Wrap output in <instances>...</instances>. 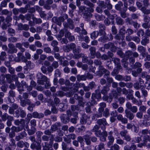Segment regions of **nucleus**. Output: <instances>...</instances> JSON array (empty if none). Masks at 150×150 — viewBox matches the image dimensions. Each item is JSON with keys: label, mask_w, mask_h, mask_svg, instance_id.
Masks as SVG:
<instances>
[{"label": "nucleus", "mask_w": 150, "mask_h": 150, "mask_svg": "<svg viewBox=\"0 0 150 150\" xmlns=\"http://www.w3.org/2000/svg\"><path fill=\"white\" fill-rule=\"evenodd\" d=\"M37 77L38 79L37 80V83L39 84L45 85V87L47 89L50 86L49 79L46 76L43 75L41 73H38Z\"/></svg>", "instance_id": "obj_1"}, {"label": "nucleus", "mask_w": 150, "mask_h": 150, "mask_svg": "<svg viewBox=\"0 0 150 150\" xmlns=\"http://www.w3.org/2000/svg\"><path fill=\"white\" fill-rule=\"evenodd\" d=\"M98 70V71L96 72V74L99 76H102L104 74H105L103 76L104 77H105V76L110 75V72L105 69L102 65L99 66Z\"/></svg>", "instance_id": "obj_2"}, {"label": "nucleus", "mask_w": 150, "mask_h": 150, "mask_svg": "<svg viewBox=\"0 0 150 150\" xmlns=\"http://www.w3.org/2000/svg\"><path fill=\"white\" fill-rule=\"evenodd\" d=\"M76 56V57L75 58H76V59H78L81 57H82V62L83 63H87L90 65L92 64L93 63V61L91 59L88 60V57L85 56L83 53H80L78 55H77Z\"/></svg>", "instance_id": "obj_3"}, {"label": "nucleus", "mask_w": 150, "mask_h": 150, "mask_svg": "<svg viewBox=\"0 0 150 150\" xmlns=\"http://www.w3.org/2000/svg\"><path fill=\"white\" fill-rule=\"evenodd\" d=\"M26 114L25 111L21 107H19L17 110L15 112L14 116L17 118L20 117L22 118L25 117Z\"/></svg>", "instance_id": "obj_4"}, {"label": "nucleus", "mask_w": 150, "mask_h": 150, "mask_svg": "<svg viewBox=\"0 0 150 150\" xmlns=\"http://www.w3.org/2000/svg\"><path fill=\"white\" fill-rule=\"evenodd\" d=\"M63 25L64 28H69L70 29H73L74 28V22L71 18H68L67 20V22H64Z\"/></svg>", "instance_id": "obj_5"}, {"label": "nucleus", "mask_w": 150, "mask_h": 150, "mask_svg": "<svg viewBox=\"0 0 150 150\" xmlns=\"http://www.w3.org/2000/svg\"><path fill=\"white\" fill-rule=\"evenodd\" d=\"M97 123L99 127L103 130L105 129V126L108 124L106 119L104 118L98 120H97Z\"/></svg>", "instance_id": "obj_6"}, {"label": "nucleus", "mask_w": 150, "mask_h": 150, "mask_svg": "<svg viewBox=\"0 0 150 150\" xmlns=\"http://www.w3.org/2000/svg\"><path fill=\"white\" fill-rule=\"evenodd\" d=\"M52 21L58 25L61 26L62 25V22L64 21V18L62 16L59 17H54L52 19Z\"/></svg>", "instance_id": "obj_7"}, {"label": "nucleus", "mask_w": 150, "mask_h": 150, "mask_svg": "<svg viewBox=\"0 0 150 150\" xmlns=\"http://www.w3.org/2000/svg\"><path fill=\"white\" fill-rule=\"evenodd\" d=\"M98 27L99 28L98 32L100 34V35H102L103 34H106L105 31L106 27L104 24L101 23H99L98 25Z\"/></svg>", "instance_id": "obj_8"}, {"label": "nucleus", "mask_w": 150, "mask_h": 150, "mask_svg": "<svg viewBox=\"0 0 150 150\" xmlns=\"http://www.w3.org/2000/svg\"><path fill=\"white\" fill-rule=\"evenodd\" d=\"M8 46L9 48V49L8 51V53L11 54L14 53H16L17 52V49L13 44H9Z\"/></svg>", "instance_id": "obj_9"}, {"label": "nucleus", "mask_w": 150, "mask_h": 150, "mask_svg": "<svg viewBox=\"0 0 150 150\" xmlns=\"http://www.w3.org/2000/svg\"><path fill=\"white\" fill-rule=\"evenodd\" d=\"M17 29L18 30H24L27 31L29 30V27L27 25H23L21 23H19L17 25Z\"/></svg>", "instance_id": "obj_10"}, {"label": "nucleus", "mask_w": 150, "mask_h": 150, "mask_svg": "<svg viewBox=\"0 0 150 150\" xmlns=\"http://www.w3.org/2000/svg\"><path fill=\"white\" fill-rule=\"evenodd\" d=\"M112 61H113L114 63L117 66V68L118 69H120L122 67L120 65V59L118 58L114 57L112 58Z\"/></svg>", "instance_id": "obj_11"}, {"label": "nucleus", "mask_w": 150, "mask_h": 150, "mask_svg": "<svg viewBox=\"0 0 150 150\" xmlns=\"http://www.w3.org/2000/svg\"><path fill=\"white\" fill-rule=\"evenodd\" d=\"M125 117L129 120H132L134 119V115L131 111H128L126 110H125Z\"/></svg>", "instance_id": "obj_12"}, {"label": "nucleus", "mask_w": 150, "mask_h": 150, "mask_svg": "<svg viewBox=\"0 0 150 150\" xmlns=\"http://www.w3.org/2000/svg\"><path fill=\"white\" fill-rule=\"evenodd\" d=\"M65 37L66 38H68L70 41H73L75 39L74 36L72 35L71 33L67 30H65Z\"/></svg>", "instance_id": "obj_13"}, {"label": "nucleus", "mask_w": 150, "mask_h": 150, "mask_svg": "<svg viewBox=\"0 0 150 150\" xmlns=\"http://www.w3.org/2000/svg\"><path fill=\"white\" fill-rule=\"evenodd\" d=\"M116 23L117 25H122L124 23V22L123 20L120 17L118 16L117 15L115 16Z\"/></svg>", "instance_id": "obj_14"}, {"label": "nucleus", "mask_w": 150, "mask_h": 150, "mask_svg": "<svg viewBox=\"0 0 150 150\" xmlns=\"http://www.w3.org/2000/svg\"><path fill=\"white\" fill-rule=\"evenodd\" d=\"M62 121L64 124H66L69 120V117L66 115L63 114L61 116Z\"/></svg>", "instance_id": "obj_15"}, {"label": "nucleus", "mask_w": 150, "mask_h": 150, "mask_svg": "<svg viewBox=\"0 0 150 150\" xmlns=\"http://www.w3.org/2000/svg\"><path fill=\"white\" fill-rule=\"evenodd\" d=\"M91 137L89 135L86 134L83 136V138L86 145H90L91 144Z\"/></svg>", "instance_id": "obj_16"}, {"label": "nucleus", "mask_w": 150, "mask_h": 150, "mask_svg": "<svg viewBox=\"0 0 150 150\" xmlns=\"http://www.w3.org/2000/svg\"><path fill=\"white\" fill-rule=\"evenodd\" d=\"M90 53L91 54L90 58L93 59L95 57V54L96 53V49L94 47H91L89 48Z\"/></svg>", "instance_id": "obj_17"}, {"label": "nucleus", "mask_w": 150, "mask_h": 150, "mask_svg": "<svg viewBox=\"0 0 150 150\" xmlns=\"http://www.w3.org/2000/svg\"><path fill=\"white\" fill-rule=\"evenodd\" d=\"M44 114L42 113H39L35 111L33 112V117L34 118L40 119L44 117Z\"/></svg>", "instance_id": "obj_18"}, {"label": "nucleus", "mask_w": 150, "mask_h": 150, "mask_svg": "<svg viewBox=\"0 0 150 150\" xmlns=\"http://www.w3.org/2000/svg\"><path fill=\"white\" fill-rule=\"evenodd\" d=\"M81 51L80 47V46H78L77 47H75L73 50V52L74 54V56L73 58L74 59H76L75 57H76V55L79 54V53Z\"/></svg>", "instance_id": "obj_19"}, {"label": "nucleus", "mask_w": 150, "mask_h": 150, "mask_svg": "<svg viewBox=\"0 0 150 150\" xmlns=\"http://www.w3.org/2000/svg\"><path fill=\"white\" fill-rule=\"evenodd\" d=\"M149 38L146 36H144L143 37L141 41V43L142 45L146 46L147 44L149 43Z\"/></svg>", "instance_id": "obj_20"}, {"label": "nucleus", "mask_w": 150, "mask_h": 150, "mask_svg": "<svg viewBox=\"0 0 150 150\" xmlns=\"http://www.w3.org/2000/svg\"><path fill=\"white\" fill-rule=\"evenodd\" d=\"M102 35V36L98 39V41L103 43L107 42L108 41V38L106 36V34H103Z\"/></svg>", "instance_id": "obj_21"}, {"label": "nucleus", "mask_w": 150, "mask_h": 150, "mask_svg": "<svg viewBox=\"0 0 150 150\" xmlns=\"http://www.w3.org/2000/svg\"><path fill=\"white\" fill-rule=\"evenodd\" d=\"M16 84L18 88V90L19 93L21 94L23 91H24V90L23 87L22 86L21 83H20L18 81L16 82Z\"/></svg>", "instance_id": "obj_22"}, {"label": "nucleus", "mask_w": 150, "mask_h": 150, "mask_svg": "<svg viewBox=\"0 0 150 150\" xmlns=\"http://www.w3.org/2000/svg\"><path fill=\"white\" fill-rule=\"evenodd\" d=\"M110 90L109 87L108 85H106L103 87L101 91V93L104 95H107L108 92Z\"/></svg>", "instance_id": "obj_23"}, {"label": "nucleus", "mask_w": 150, "mask_h": 150, "mask_svg": "<svg viewBox=\"0 0 150 150\" xmlns=\"http://www.w3.org/2000/svg\"><path fill=\"white\" fill-rule=\"evenodd\" d=\"M27 135V134L25 132H22L16 137V140L17 141H19L20 139H22L24 137H26Z\"/></svg>", "instance_id": "obj_24"}, {"label": "nucleus", "mask_w": 150, "mask_h": 150, "mask_svg": "<svg viewBox=\"0 0 150 150\" xmlns=\"http://www.w3.org/2000/svg\"><path fill=\"white\" fill-rule=\"evenodd\" d=\"M30 147L32 149H35L36 150H41V146L39 143H37V145L35 143H32L30 145Z\"/></svg>", "instance_id": "obj_25"}, {"label": "nucleus", "mask_w": 150, "mask_h": 150, "mask_svg": "<svg viewBox=\"0 0 150 150\" xmlns=\"http://www.w3.org/2000/svg\"><path fill=\"white\" fill-rule=\"evenodd\" d=\"M28 105H29L27 108V109L30 112H33V108L35 106V105L33 103H31L30 100H28Z\"/></svg>", "instance_id": "obj_26"}, {"label": "nucleus", "mask_w": 150, "mask_h": 150, "mask_svg": "<svg viewBox=\"0 0 150 150\" xmlns=\"http://www.w3.org/2000/svg\"><path fill=\"white\" fill-rule=\"evenodd\" d=\"M60 126V123L56 122L54 124L51 126V129L52 132L55 131L58 129V127Z\"/></svg>", "instance_id": "obj_27"}, {"label": "nucleus", "mask_w": 150, "mask_h": 150, "mask_svg": "<svg viewBox=\"0 0 150 150\" xmlns=\"http://www.w3.org/2000/svg\"><path fill=\"white\" fill-rule=\"evenodd\" d=\"M14 123L16 125H18L20 124L22 125L21 126H24L25 123V121L24 119H21L19 120H15Z\"/></svg>", "instance_id": "obj_28"}, {"label": "nucleus", "mask_w": 150, "mask_h": 150, "mask_svg": "<svg viewBox=\"0 0 150 150\" xmlns=\"http://www.w3.org/2000/svg\"><path fill=\"white\" fill-rule=\"evenodd\" d=\"M108 135L107 133L105 131H104L103 132V134L101 135V136L100 137V140L103 142H105L106 140V137H107Z\"/></svg>", "instance_id": "obj_29"}, {"label": "nucleus", "mask_w": 150, "mask_h": 150, "mask_svg": "<svg viewBox=\"0 0 150 150\" xmlns=\"http://www.w3.org/2000/svg\"><path fill=\"white\" fill-rule=\"evenodd\" d=\"M24 126H19L17 127L13 126L12 128L11 129L13 130L14 132H18L22 131L23 129Z\"/></svg>", "instance_id": "obj_30"}, {"label": "nucleus", "mask_w": 150, "mask_h": 150, "mask_svg": "<svg viewBox=\"0 0 150 150\" xmlns=\"http://www.w3.org/2000/svg\"><path fill=\"white\" fill-rule=\"evenodd\" d=\"M1 76L3 77V78H4V79H5V77L6 78L7 81L8 83H11V75L8 74H5V75L4 74H2Z\"/></svg>", "instance_id": "obj_31"}, {"label": "nucleus", "mask_w": 150, "mask_h": 150, "mask_svg": "<svg viewBox=\"0 0 150 150\" xmlns=\"http://www.w3.org/2000/svg\"><path fill=\"white\" fill-rule=\"evenodd\" d=\"M91 98H95L97 99H99L101 98V94L99 91H96L95 93H93L92 94Z\"/></svg>", "instance_id": "obj_32"}, {"label": "nucleus", "mask_w": 150, "mask_h": 150, "mask_svg": "<svg viewBox=\"0 0 150 150\" xmlns=\"http://www.w3.org/2000/svg\"><path fill=\"white\" fill-rule=\"evenodd\" d=\"M100 34L98 31H94L91 34V38L92 39H95Z\"/></svg>", "instance_id": "obj_33"}, {"label": "nucleus", "mask_w": 150, "mask_h": 150, "mask_svg": "<svg viewBox=\"0 0 150 150\" xmlns=\"http://www.w3.org/2000/svg\"><path fill=\"white\" fill-rule=\"evenodd\" d=\"M109 141L107 143V145L109 147L112 145L114 142V138L112 136H108V137Z\"/></svg>", "instance_id": "obj_34"}, {"label": "nucleus", "mask_w": 150, "mask_h": 150, "mask_svg": "<svg viewBox=\"0 0 150 150\" xmlns=\"http://www.w3.org/2000/svg\"><path fill=\"white\" fill-rule=\"evenodd\" d=\"M123 6L122 2L121 1H119L118 3L115 6V8L118 11H121V7Z\"/></svg>", "instance_id": "obj_35"}, {"label": "nucleus", "mask_w": 150, "mask_h": 150, "mask_svg": "<svg viewBox=\"0 0 150 150\" xmlns=\"http://www.w3.org/2000/svg\"><path fill=\"white\" fill-rule=\"evenodd\" d=\"M141 76L143 78H145L147 80L150 79V75H148L147 72L146 71L142 73Z\"/></svg>", "instance_id": "obj_36"}, {"label": "nucleus", "mask_w": 150, "mask_h": 150, "mask_svg": "<svg viewBox=\"0 0 150 150\" xmlns=\"http://www.w3.org/2000/svg\"><path fill=\"white\" fill-rule=\"evenodd\" d=\"M12 116L9 115L6 113H4L1 116L2 120L5 121L7 119H8Z\"/></svg>", "instance_id": "obj_37"}, {"label": "nucleus", "mask_w": 150, "mask_h": 150, "mask_svg": "<svg viewBox=\"0 0 150 150\" xmlns=\"http://www.w3.org/2000/svg\"><path fill=\"white\" fill-rule=\"evenodd\" d=\"M77 80L78 81H86V77L84 75H78L76 76Z\"/></svg>", "instance_id": "obj_38"}, {"label": "nucleus", "mask_w": 150, "mask_h": 150, "mask_svg": "<svg viewBox=\"0 0 150 150\" xmlns=\"http://www.w3.org/2000/svg\"><path fill=\"white\" fill-rule=\"evenodd\" d=\"M105 4L107 9L110 10L112 8V5L110 3V0H105Z\"/></svg>", "instance_id": "obj_39"}, {"label": "nucleus", "mask_w": 150, "mask_h": 150, "mask_svg": "<svg viewBox=\"0 0 150 150\" xmlns=\"http://www.w3.org/2000/svg\"><path fill=\"white\" fill-rule=\"evenodd\" d=\"M95 16L96 19L98 21H102L105 18V16L103 15H100L98 14H95Z\"/></svg>", "instance_id": "obj_40"}, {"label": "nucleus", "mask_w": 150, "mask_h": 150, "mask_svg": "<svg viewBox=\"0 0 150 150\" xmlns=\"http://www.w3.org/2000/svg\"><path fill=\"white\" fill-rule=\"evenodd\" d=\"M128 46L132 49L133 51L136 50V46L135 44L133 42H130L128 43Z\"/></svg>", "instance_id": "obj_41"}, {"label": "nucleus", "mask_w": 150, "mask_h": 150, "mask_svg": "<svg viewBox=\"0 0 150 150\" xmlns=\"http://www.w3.org/2000/svg\"><path fill=\"white\" fill-rule=\"evenodd\" d=\"M140 10L144 14L148 15L150 14V9H147L144 6L140 9Z\"/></svg>", "instance_id": "obj_42"}, {"label": "nucleus", "mask_w": 150, "mask_h": 150, "mask_svg": "<svg viewBox=\"0 0 150 150\" xmlns=\"http://www.w3.org/2000/svg\"><path fill=\"white\" fill-rule=\"evenodd\" d=\"M133 86L134 88L136 90L139 89L142 87H143V85H141L139 82H136L133 84Z\"/></svg>", "instance_id": "obj_43"}, {"label": "nucleus", "mask_w": 150, "mask_h": 150, "mask_svg": "<svg viewBox=\"0 0 150 150\" xmlns=\"http://www.w3.org/2000/svg\"><path fill=\"white\" fill-rule=\"evenodd\" d=\"M132 54V52L131 50H129L126 51L125 56V58H126V60H127L128 58L131 56Z\"/></svg>", "instance_id": "obj_44"}, {"label": "nucleus", "mask_w": 150, "mask_h": 150, "mask_svg": "<svg viewBox=\"0 0 150 150\" xmlns=\"http://www.w3.org/2000/svg\"><path fill=\"white\" fill-rule=\"evenodd\" d=\"M137 50L138 52L141 53H143L145 52L146 48L142 45L138 46L137 47Z\"/></svg>", "instance_id": "obj_45"}, {"label": "nucleus", "mask_w": 150, "mask_h": 150, "mask_svg": "<svg viewBox=\"0 0 150 150\" xmlns=\"http://www.w3.org/2000/svg\"><path fill=\"white\" fill-rule=\"evenodd\" d=\"M83 4L87 5L89 7H94V5L91 2L89 1L88 0L84 1Z\"/></svg>", "instance_id": "obj_46"}, {"label": "nucleus", "mask_w": 150, "mask_h": 150, "mask_svg": "<svg viewBox=\"0 0 150 150\" xmlns=\"http://www.w3.org/2000/svg\"><path fill=\"white\" fill-rule=\"evenodd\" d=\"M30 100L29 99L25 100H21L20 105L23 107H25L26 106V104H28V100Z\"/></svg>", "instance_id": "obj_47"}, {"label": "nucleus", "mask_w": 150, "mask_h": 150, "mask_svg": "<svg viewBox=\"0 0 150 150\" xmlns=\"http://www.w3.org/2000/svg\"><path fill=\"white\" fill-rule=\"evenodd\" d=\"M18 57L14 58V60L17 62H19L21 60V57L22 56V53L21 52L18 53L17 54Z\"/></svg>", "instance_id": "obj_48"}, {"label": "nucleus", "mask_w": 150, "mask_h": 150, "mask_svg": "<svg viewBox=\"0 0 150 150\" xmlns=\"http://www.w3.org/2000/svg\"><path fill=\"white\" fill-rule=\"evenodd\" d=\"M65 28L62 29L60 31L59 34L57 36V38H58L61 39V38L64 36V30L65 31V30H67L66 29H65Z\"/></svg>", "instance_id": "obj_49"}, {"label": "nucleus", "mask_w": 150, "mask_h": 150, "mask_svg": "<svg viewBox=\"0 0 150 150\" xmlns=\"http://www.w3.org/2000/svg\"><path fill=\"white\" fill-rule=\"evenodd\" d=\"M54 57L57 59H59L60 61L62 62V60L64 59V58L62 57H61L59 53H55L54 54Z\"/></svg>", "instance_id": "obj_50"}, {"label": "nucleus", "mask_w": 150, "mask_h": 150, "mask_svg": "<svg viewBox=\"0 0 150 150\" xmlns=\"http://www.w3.org/2000/svg\"><path fill=\"white\" fill-rule=\"evenodd\" d=\"M110 48L112 52H115L116 50V47L114 44L112 42H110Z\"/></svg>", "instance_id": "obj_51"}, {"label": "nucleus", "mask_w": 150, "mask_h": 150, "mask_svg": "<svg viewBox=\"0 0 150 150\" xmlns=\"http://www.w3.org/2000/svg\"><path fill=\"white\" fill-rule=\"evenodd\" d=\"M125 28V26H122L120 29L119 30V33L122 35H124L126 32Z\"/></svg>", "instance_id": "obj_52"}, {"label": "nucleus", "mask_w": 150, "mask_h": 150, "mask_svg": "<svg viewBox=\"0 0 150 150\" xmlns=\"http://www.w3.org/2000/svg\"><path fill=\"white\" fill-rule=\"evenodd\" d=\"M87 117L85 116H83L81 118L80 122L82 124H85L87 122Z\"/></svg>", "instance_id": "obj_53"}, {"label": "nucleus", "mask_w": 150, "mask_h": 150, "mask_svg": "<svg viewBox=\"0 0 150 150\" xmlns=\"http://www.w3.org/2000/svg\"><path fill=\"white\" fill-rule=\"evenodd\" d=\"M1 55L0 59L1 60L3 61L6 58V52H1Z\"/></svg>", "instance_id": "obj_54"}, {"label": "nucleus", "mask_w": 150, "mask_h": 150, "mask_svg": "<svg viewBox=\"0 0 150 150\" xmlns=\"http://www.w3.org/2000/svg\"><path fill=\"white\" fill-rule=\"evenodd\" d=\"M85 103L83 102V99L82 97L80 98L78 100V105L84 107Z\"/></svg>", "instance_id": "obj_55"}, {"label": "nucleus", "mask_w": 150, "mask_h": 150, "mask_svg": "<svg viewBox=\"0 0 150 150\" xmlns=\"http://www.w3.org/2000/svg\"><path fill=\"white\" fill-rule=\"evenodd\" d=\"M110 115L109 110L108 108H106L105 110L103 112V116L105 117H107Z\"/></svg>", "instance_id": "obj_56"}, {"label": "nucleus", "mask_w": 150, "mask_h": 150, "mask_svg": "<svg viewBox=\"0 0 150 150\" xmlns=\"http://www.w3.org/2000/svg\"><path fill=\"white\" fill-rule=\"evenodd\" d=\"M13 120V117L12 116L11 117H10L8 120L7 121V125L8 127L11 126L12 125L11 122Z\"/></svg>", "instance_id": "obj_57"}, {"label": "nucleus", "mask_w": 150, "mask_h": 150, "mask_svg": "<svg viewBox=\"0 0 150 150\" xmlns=\"http://www.w3.org/2000/svg\"><path fill=\"white\" fill-rule=\"evenodd\" d=\"M61 72L59 69H57L55 70L54 74V77H60L61 76Z\"/></svg>", "instance_id": "obj_58"}, {"label": "nucleus", "mask_w": 150, "mask_h": 150, "mask_svg": "<svg viewBox=\"0 0 150 150\" xmlns=\"http://www.w3.org/2000/svg\"><path fill=\"white\" fill-rule=\"evenodd\" d=\"M98 113L96 114H95L94 115L95 116L97 117H101L102 116V112L103 111L101 109H98Z\"/></svg>", "instance_id": "obj_59"}, {"label": "nucleus", "mask_w": 150, "mask_h": 150, "mask_svg": "<svg viewBox=\"0 0 150 150\" xmlns=\"http://www.w3.org/2000/svg\"><path fill=\"white\" fill-rule=\"evenodd\" d=\"M87 106L85 108V109L86 112L87 113L91 112V108L90 106L89 103H87L86 104Z\"/></svg>", "instance_id": "obj_60"}, {"label": "nucleus", "mask_w": 150, "mask_h": 150, "mask_svg": "<svg viewBox=\"0 0 150 150\" xmlns=\"http://www.w3.org/2000/svg\"><path fill=\"white\" fill-rule=\"evenodd\" d=\"M120 147L117 144H115L111 147V150H119Z\"/></svg>", "instance_id": "obj_61"}, {"label": "nucleus", "mask_w": 150, "mask_h": 150, "mask_svg": "<svg viewBox=\"0 0 150 150\" xmlns=\"http://www.w3.org/2000/svg\"><path fill=\"white\" fill-rule=\"evenodd\" d=\"M85 126H84L82 125L77 128V131L79 133L85 131Z\"/></svg>", "instance_id": "obj_62"}, {"label": "nucleus", "mask_w": 150, "mask_h": 150, "mask_svg": "<svg viewBox=\"0 0 150 150\" xmlns=\"http://www.w3.org/2000/svg\"><path fill=\"white\" fill-rule=\"evenodd\" d=\"M26 67H27L29 69H31L33 67V65L32 64L31 61L27 60L25 62Z\"/></svg>", "instance_id": "obj_63"}, {"label": "nucleus", "mask_w": 150, "mask_h": 150, "mask_svg": "<svg viewBox=\"0 0 150 150\" xmlns=\"http://www.w3.org/2000/svg\"><path fill=\"white\" fill-rule=\"evenodd\" d=\"M143 20L144 22L149 23L150 21V17L148 16L144 15Z\"/></svg>", "instance_id": "obj_64"}]
</instances>
